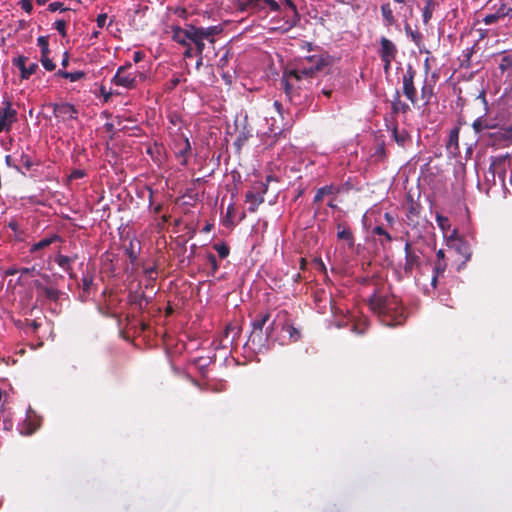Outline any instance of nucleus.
<instances>
[{"label": "nucleus", "instance_id": "f257e3e1", "mask_svg": "<svg viewBox=\"0 0 512 512\" xmlns=\"http://www.w3.org/2000/svg\"><path fill=\"white\" fill-rule=\"evenodd\" d=\"M305 61L308 65L303 63L301 67L290 71L288 75L281 80V86L284 89L285 95L294 103H296L294 82H299L303 78L312 77L315 72L322 70L331 63L330 56L325 54L308 56L305 58Z\"/></svg>", "mask_w": 512, "mask_h": 512}, {"label": "nucleus", "instance_id": "f03ea898", "mask_svg": "<svg viewBox=\"0 0 512 512\" xmlns=\"http://www.w3.org/2000/svg\"><path fill=\"white\" fill-rule=\"evenodd\" d=\"M370 307L381 317V321L388 326L403 323V310L398 298L394 295L373 294L370 298Z\"/></svg>", "mask_w": 512, "mask_h": 512}, {"label": "nucleus", "instance_id": "7ed1b4c3", "mask_svg": "<svg viewBox=\"0 0 512 512\" xmlns=\"http://www.w3.org/2000/svg\"><path fill=\"white\" fill-rule=\"evenodd\" d=\"M269 317L270 315L268 313L261 315L259 319L254 320L252 323L253 330L249 336L247 344L250 345L255 351L260 352L264 347L262 331L263 327L269 320Z\"/></svg>", "mask_w": 512, "mask_h": 512}, {"label": "nucleus", "instance_id": "20e7f679", "mask_svg": "<svg viewBox=\"0 0 512 512\" xmlns=\"http://www.w3.org/2000/svg\"><path fill=\"white\" fill-rule=\"evenodd\" d=\"M130 68H132L131 63L120 66L112 78V83L116 86H121L126 89L134 88L136 85V75L135 73L127 72V70Z\"/></svg>", "mask_w": 512, "mask_h": 512}, {"label": "nucleus", "instance_id": "39448f33", "mask_svg": "<svg viewBox=\"0 0 512 512\" xmlns=\"http://www.w3.org/2000/svg\"><path fill=\"white\" fill-rule=\"evenodd\" d=\"M416 75V71L412 66H408L406 72L403 74V94L407 97V99L415 104L417 102V92L414 86V77Z\"/></svg>", "mask_w": 512, "mask_h": 512}, {"label": "nucleus", "instance_id": "423d86ee", "mask_svg": "<svg viewBox=\"0 0 512 512\" xmlns=\"http://www.w3.org/2000/svg\"><path fill=\"white\" fill-rule=\"evenodd\" d=\"M53 114L62 121H67L77 119L78 110L74 105L69 103H55L53 104Z\"/></svg>", "mask_w": 512, "mask_h": 512}, {"label": "nucleus", "instance_id": "0eeeda50", "mask_svg": "<svg viewBox=\"0 0 512 512\" xmlns=\"http://www.w3.org/2000/svg\"><path fill=\"white\" fill-rule=\"evenodd\" d=\"M17 120V111L7 102L5 107L0 109V133L10 131L12 124Z\"/></svg>", "mask_w": 512, "mask_h": 512}, {"label": "nucleus", "instance_id": "6e6552de", "mask_svg": "<svg viewBox=\"0 0 512 512\" xmlns=\"http://www.w3.org/2000/svg\"><path fill=\"white\" fill-rule=\"evenodd\" d=\"M405 264H404V272L408 275H411L415 268H418L421 264L419 254L411 248V244L406 242L405 247Z\"/></svg>", "mask_w": 512, "mask_h": 512}, {"label": "nucleus", "instance_id": "1a4fd4ad", "mask_svg": "<svg viewBox=\"0 0 512 512\" xmlns=\"http://www.w3.org/2000/svg\"><path fill=\"white\" fill-rule=\"evenodd\" d=\"M195 31L196 26L194 25H188L186 28L175 26L172 28V39L180 45L186 46L191 41Z\"/></svg>", "mask_w": 512, "mask_h": 512}, {"label": "nucleus", "instance_id": "9d476101", "mask_svg": "<svg viewBox=\"0 0 512 512\" xmlns=\"http://www.w3.org/2000/svg\"><path fill=\"white\" fill-rule=\"evenodd\" d=\"M261 192L255 193L249 191L246 194V202L249 203L248 211L253 213L257 210L258 206L264 202V194L267 192L268 184L261 183Z\"/></svg>", "mask_w": 512, "mask_h": 512}, {"label": "nucleus", "instance_id": "9b49d317", "mask_svg": "<svg viewBox=\"0 0 512 512\" xmlns=\"http://www.w3.org/2000/svg\"><path fill=\"white\" fill-rule=\"evenodd\" d=\"M504 17L512 18V8L508 7L505 3H501L494 13L488 14L483 18V22L486 25H492Z\"/></svg>", "mask_w": 512, "mask_h": 512}, {"label": "nucleus", "instance_id": "f8f14e48", "mask_svg": "<svg viewBox=\"0 0 512 512\" xmlns=\"http://www.w3.org/2000/svg\"><path fill=\"white\" fill-rule=\"evenodd\" d=\"M77 259V256H73V257H70V256H66V255H62V254H57L55 256V262L57 263V265L64 271L66 272L70 278H74L75 277V273L73 272V268H72V263Z\"/></svg>", "mask_w": 512, "mask_h": 512}, {"label": "nucleus", "instance_id": "ddd939ff", "mask_svg": "<svg viewBox=\"0 0 512 512\" xmlns=\"http://www.w3.org/2000/svg\"><path fill=\"white\" fill-rule=\"evenodd\" d=\"M381 48L379 50L380 58H391L395 59L397 54V48L395 44L386 37L380 39Z\"/></svg>", "mask_w": 512, "mask_h": 512}, {"label": "nucleus", "instance_id": "4468645a", "mask_svg": "<svg viewBox=\"0 0 512 512\" xmlns=\"http://www.w3.org/2000/svg\"><path fill=\"white\" fill-rule=\"evenodd\" d=\"M175 148L177 149L175 152L176 156L178 158H183L181 161V164L186 165L187 164L186 155L191 150V145H190L188 137L182 136L179 140H176Z\"/></svg>", "mask_w": 512, "mask_h": 512}, {"label": "nucleus", "instance_id": "2eb2a0df", "mask_svg": "<svg viewBox=\"0 0 512 512\" xmlns=\"http://www.w3.org/2000/svg\"><path fill=\"white\" fill-rule=\"evenodd\" d=\"M62 241H63V238L60 235L52 234L51 236L45 237V238L41 239L40 241L34 243L31 246L30 251L36 252L38 250H41V249H44V248L50 246L51 244H53L55 242H62Z\"/></svg>", "mask_w": 512, "mask_h": 512}, {"label": "nucleus", "instance_id": "dca6fc26", "mask_svg": "<svg viewBox=\"0 0 512 512\" xmlns=\"http://www.w3.org/2000/svg\"><path fill=\"white\" fill-rule=\"evenodd\" d=\"M391 109L393 114L398 113H407L410 110V107L407 103L402 102L400 99V93L398 90H396L393 99L391 100Z\"/></svg>", "mask_w": 512, "mask_h": 512}, {"label": "nucleus", "instance_id": "f3484780", "mask_svg": "<svg viewBox=\"0 0 512 512\" xmlns=\"http://www.w3.org/2000/svg\"><path fill=\"white\" fill-rule=\"evenodd\" d=\"M197 33L203 35L207 41L214 43V36L222 32L220 26H209V27H196Z\"/></svg>", "mask_w": 512, "mask_h": 512}, {"label": "nucleus", "instance_id": "a211bd4d", "mask_svg": "<svg viewBox=\"0 0 512 512\" xmlns=\"http://www.w3.org/2000/svg\"><path fill=\"white\" fill-rule=\"evenodd\" d=\"M438 6H439V3L437 0H426L425 1V6H424L423 12H422L424 24H428V22L432 18L433 11Z\"/></svg>", "mask_w": 512, "mask_h": 512}, {"label": "nucleus", "instance_id": "6ab92c4d", "mask_svg": "<svg viewBox=\"0 0 512 512\" xmlns=\"http://www.w3.org/2000/svg\"><path fill=\"white\" fill-rule=\"evenodd\" d=\"M337 229H338V232H337L338 239L346 240L349 242V245L352 246L354 244V241H353V234H352L350 228L343 224H338Z\"/></svg>", "mask_w": 512, "mask_h": 512}, {"label": "nucleus", "instance_id": "aec40b11", "mask_svg": "<svg viewBox=\"0 0 512 512\" xmlns=\"http://www.w3.org/2000/svg\"><path fill=\"white\" fill-rule=\"evenodd\" d=\"M392 136L396 143L400 146H405V144L410 140V135L406 130H398L397 127H394L392 130Z\"/></svg>", "mask_w": 512, "mask_h": 512}, {"label": "nucleus", "instance_id": "412c9836", "mask_svg": "<svg viewBox=\"0 0 512 512\" xmlns=\"http://www.w3.org/2000/svg\"><path fill=\"white\" fill-rule=\"evenodd\" d=\"M372 234L380 236L379 242L382 246L392 241L391 235L382 226H375L372 229Z\"/></svg>", "mask_w": 512, "mask_h": 512}, {"label": "nucleus", "instance_id": "4be33fe9", "mask_svg": "<svg viewBox=\"0 0 512 512\" xmlns=\"http://www.w3.org/2000/svg\"><path fill=\"white\" fill-rule=\"evenodd\" d=\"M204 40H206V38L203 35H200L199 33H197V31H195L190 42L195 44V54L196 55L203 54V51L205 49Z\"/></svg>", "mask_w": 512, "mask_h": 512}, {"label": "nucleus", "instance_id": "5701e85b", "mask_svg": "<svg viewBox=\"0 0 512 512\" xmlns=\"http://www.w3.org/2000/svg\"><path fill=\"white\" fill-rule=\"evenodd\" d=\"M135 239H131L129 246L125 248V254L128 256L130 263L134 265L137 262L140 246L138 247V250H135L134 247Z\"/></svg>", "mask_w": 512, "mask_h": 512}, {"label": "nucleus", "instance_id": "b1692460", "mask_svg": "<svg viewBox=\"0 0 512 512\" xmlns=\"http://www.w3.org/2000/svg\"><path fill=\"white\" fill-rule=\"evenodd\" d=\"M381 14L387 25H393L395 23L393 11L389 3L381 5Z\"/></svg>", "mask_w": 512, "mask_h": 512}, {"label": "nucleus", "instance_id": "393cba45", "mask_svg": "<svg viewBox=\"0 0 512 512\" xmlns=\"http://www.w3.org/2000/svg\"><path fill=\"white\" fill-rule=\"evenodd\" d=\"M446 262L444 260L436 261L434 265V274L431 280V284L436 287L437 279L439 275L443 274L446 270Z\"/></svg>", "mask_w": 512, "mask_h": 512}, {"label": "nucleus", "instance_id": "a878e982", "mask_svg": "<svg viewBox=\"0 0 512 512\" xmlns=\"http://www.w3.org/2000/svg\"><path fill=\"white\" fill-rule=\"evenodd\" d=\"M333 192H334V187L332 185H326V186L319 188L316 191V194L314 196V200H313L314 203L321 202L326 195H330Z\"/></svg>", "mask_w": 512, "mask_h": 512}, {"label": "nucleus", "instance_id": "bb28decb", "mask_svg": "<svg viewBox=\"0 0 512 512\" xmlns=\"http://www.w3.org/2000/svg\"><path fill=\"white\" fill-rule=\"evenodd\" d=\"M282 330L289 335V339L292 342H296L300 338V331L290 323L284 324Z\"/></svg>", "mask_w": 512, "mask_h": 512}, {"label": "nucleus", "instance_id": "cd10ccee", "mask_svg": "<svg viewBox=\"0 0 512 512\" xmlns=\"http://www.w3.org/2000/svg\"><path fill=\"white\" fill-rule=\"evenodd\" d=\"M433 96V85L429 84L426 80L421 88V97L428 104Z\"/></svg>", "mask_w": 512, "mask_h": 512}, {"label": "nucleus", "instance_id": "c85d7f7f", "mask_svg": "<svg viewBox=\"0 0 512 512\" xmlns=\"http://www.w3.org/2000/svg\"><path fill=\"white\" fill-rule=\"evenodd\" d=\"M239 7L242 11L250 8H261L260 0H238Z\"/></svg>", "mask_w": 512, "mask_h": 512}, {"label": "nucleus", "instance_id": "c756f323", "mask_svg": "<svg viewBox=\"0 0 512 512\" xmlns=\"http://www.w3.org/2000/svg\"><path fill=\"white\" fill-rule=\"evenodd\" d=\"M213 248L217 251L219 257L222 259L229 255L230 249L225 243H215Z\"/></svg>", "mask_w": 512, "mask_h": 512}, {"label": "nucleus", "instance_id": "7c9ffc66", "mask_svg": "<svg viewBox=\"0 0 512 512\" xmlns=\"http://www.w3.org/2000/svg\"><path fill=\"white\" fill-rule=\"evenodd\" d=\"M27 60L28 58L22 55L12 60V64L20 70L21 78L23 77V69H26Z\"/></svg>", "mask_w": 512, "mask_h": 512}, {"label": "nucleus", "instance_id": "2f4dec72", "mask_svg": "<svg viewBox=\"0 0 512 512\" xmlns=\"http://www.w3.org/2000/svg\"><path fill=\"white\" fill-rule=\"evenodd\" d=\"M44 295L49 299V300H53V301H56L58 300L59 296H60V292L59 290L55 289V288H52V287H45L43 288V291Z\"/></svg>", "mask_w": 512, "mask_h": 512}, {"label": "nucleus", "instance_id": "473e14b6", "mask_svg": "<svg viewBox=\"0 0 512 512\" xmlns=\"http://www.w3.org/2000/svg\"><path fill=\"white\" fill-rule=\"evenodd\" d=\"M131 301L134 304L138 305L140 308H142L143 304H148L149 299L145 294L140 293V294H135V295L131 296Z\"/></svg>", "mask_w": 512, "mask_h": 512}, {"label": "nucleus", "instance_id": "72a5a7b5", "mask_svg": "<svg viewBox=\"0 0 512 512\" xmlns=\"http://www.w3.org/2000/svg\"><path fill=\"white\" fill-rule=\"evenodd\" d=\"M49 53H45L41 55V64L47 71H53L56 67V65L53 63V61L48 57Z\"/></svg>", "mask_w": 512, "mask_h": 512}, {"label": "nucleus", "instance_id": "f704fd0d", "mask_svg": "<svg viewBox=\"0 0 512 512\" xmlns=\"http://www.w3.org/2000/svg\"><path fill=\"white\" fill-rule=\"evenodd\" d=\"M39 66L37 63H31L29 66H26V69H23V77L22 79H29L33 74L36 73Z\"/></svg>", "mask_w": 512, "mask_h": 512}, {"label": "nucleus", "instance_id": "c9c22d12", "mask_svg": "<svg viewBox=\"0 0 512 512\" xmlns=\"http://www.w3.org/2000/svg\"><path fill=\"white\" fill-rule=\"evenodd\" d=\"M37 44H38V46L41 49V55L50 52V50H49V43H48V39H47L46 36L38 37Z\"/></svg>", "mask_w": 512, "mask_h": 512}, {"label": "nucleus", "instance_id": "e433bc0d", "mask_svg": "<svg viewBox=\"0 0 512 512\" xmlns=\"http://www.w3.org/2000/svg\"><path fill=\"white\" fill-rule=\"evenodd\" d=\"M206 259L211 267V274L214 275L219 268L217 259L213 253H208Z\"/></svg>", "mask_w": 512, "mask_h": 512}, {"label": "nucleus", "instance_id": "4c0bfd02", "mask_svg": "<svg viewBox=\"0 0 512 512\" xmlns=\"http://www.w3.org/2000/svg\"><path fill=\"white\" fill-rule=\"evenodd\" d=\"M405 30L407 35L411 37L412 41L418 45L422 39V35L417 31H412L409 25L405 26Z\"/></svg>", "mask_w": 512, "mask_h": 512}, {"label": "nucleus", "instance_id": "58836bf2", "mask_svg": "<svg viewBox=\"0 0 512 512\" xmlns=\"http://www.w3.org/2000/svg\"><path fill=\"white\" fill-rule=\"evenodd\" d=\"M54 28L64 37L66 36V21L59 19L54 23Z\"/></svg>", "mask_w": 512, "mask_h": 512}, {"label": "nucleus", "instance_id": "ea45409f", "mask_svg": "<svg viewBox=\"0 0 512 512\" xmlns=\"http://www.w3.org/2000/svg\"><path fill=\"white\" fill-rule=\"evenodd\" d=\"M86 73L83 71L68 72V78L71 82H76L83 79Z\"/></svg>", "mask_w": 512, "mask_h": 512}, {"label": "nucleus", "instance_id": "a19ab883", "mask_svg": "<svg viewBox=\"0 0 512 512\" xmlns=\"http://www.w3.org/2000/svg\"><path fill=\"white\" fill-rule=\"evenodd\" d=\"M143 272L149 280L154 281L156 279L155 275L157 274V267L152 266V267L144 268Z\"/></svg>", "mask_w": 512, "mask_h": 512}, {"label": "nucleus", "instance_id": "79ce46f5", "mask_svg": "<svg viewBox=\"0 0 512 512\" xmlns=\"http://www.w3.org/2000/svg\"><path fill=\"white\" fill-rule=\"evenodd\" d=\"M457 250L465 256L466 260H468L471 256V253L469 251V247L467 246V244L465 242H460V244L458 245L457 247Z\"/></svg>", "mask_w": 512, "mask_h": 512}, {"label": "nucleus", "instance_id": "37998d69", "mask_svg": "<svg viewBox=\"0 0 512 512\" xmlns=\"http://www.w3.org/2000/svg\"><path fill=\"white\" fill-rule=\"evenodd\" d=\"M20 163L27 169L30 170L33 163L31 158L27 154H22L20 157Z\"/></svg>", "mask_w": 512, "mask_h": 512}, {"label": "nucleus", "instance_id": "c03bdc74", "mask_svg": "<svg viewBox=\"0 0 512 512\" xmlns=\"http://www.w3.org/2000/svg\"><path fill=\"white\" fill-rule=\"evenodd\" d=\"M48 10L51 12H56V11H64L65 8L63 7L62 2L55 1V2H52L49 4Z\"/></svg>", "mask_w": 512, "mask_h": 512}, {"label": "nucleus", "instance_id": "a18cd8bd", "mask_svg": "<svg viewBox=\"0 0 512 512\" xmlns=\"http://www.w3.org/2000/svg\"><path fill=\"white\" fill-rule=\"evenodd\" d=\"M93 283V278L89 275H85L82 278V287L84 291H88Z\"/></svg>", "mask_w": 512, "mask_h": 512}, {"label": "nucleus", "instance_id": "49530a36", "mask_svg": "<svg viewBox=\"0 0 512 512\" xmlns=\"http://www.w3.org/2000/svg\"><path fill=\"white\" fill-rule=\"evenodd\" d=\"M19 4L21 9L27 13H30L33 10V5L30 0H20Z\"/></svg>", "mask_w": 512, "mask_h": 512}, {"label": "nucleus", "instance_id": "de8ad7c7", "mask_svg": "<svg viewBox=\"0 0 512 512\" xmlns=\"http://www.w3.org/2000/svg\"><path fill=\"white\" fill-rule=\"evenodd\" d=\"M86 175L85 171L84 170H80V169H75L71 172L70 176H69V179L70 180H75V179H81L83 178L84 176Z\"/></svg>", "mask_w": 512, "mask_h": 512}, {"label": "nucleus", "instance_id": "09e8293b", "mask_svg": "<svg viewBox=\"0 0 512 512\" xmlns=\"http://www.w3.org/2000/svg\"><path fill=\"white\" fill-rule=\"evenodd\" d=\"M260 2L265 3L272 11H279L280 6L275 0H260Z\"/></svg>", "mask_w": 512, "mask_h": 512}, {"label": "nucleus", "instance_id": "8fccbe9b", "mask_svg": "<svg viewBox=\"0 0 512 512\" xmlns=\"http://www.w3.org/2000/svg\"><path fill=\"white\" fill-rule=\"evenodd\" d=\"M230 333H233V337L231 339V343H233L234 339H235V336L239 333V329L237 327H231V326H228L226 328V331H225V338L228 339L229 337V334Z\"/></svg>", "mask_w": 512, "mask_h": 512}, {"label": "nucleus", "instance_id": "3c124183", "mask_svg": "<svg viewBox=\"0 0 512 512\" xmlns=\"http://www.w3.org/2000/svg\"><path fill=\"white\" fill-rule=\"evenodd\" d=\"M13 426V423L10 419H1L0 418V428H2L3 430H10Z\"/></svg>", "mask_w": 512, "mask_h": 512}, {"label": "nucleus", "instance_id": "603ef678", "mask_svg": "<svg viewBox=\"0 0 512 512\" xmlns=\"http://www.w3.org/2000/svg\"><path fill=\"white\" fill-rule=\"evenodd\" d=\"M106 20H107V14L106 13L99 14L97 16V19H96L97 26L99 28H103L105 26V24H106Z\"/></svg>", "mask_w": 512, "mask_h": 512}, {"label": "nucleus", "instance_id": "864d4df0", "mask_svg": "<svg viewBox=\"0 0 512 512\" xmlns=\"http://www.w3.org/2000/svg\"><path fill=\"white\" fill-rule=\"evenodd\" d=\"M285 1V4L292 10V12L294 13V16L299 19V14L297 12V7L296 5L292 2V0H284Z\"/></svg>", "mask_w": 512, "mask_h": 512}, {"label": "nucleus", "instance_id": "5fc2aeb1", "mask_svg": "<svg viewBox=\"0 0 512 512\" xmlns=\"http://www.w3.org/2000/svg\"><path fill=\"white\" fill-rule=\"evenodd\" d=\"M186 47L187 48L183 55L185 58H191L194 55V49L191 47L190 43L186 45Z\"/></svg>", "mask_w": 512, "mask_h": 512}, {"label": "nucleus", "instance_id": "6e6d98bb", "mask_svg": "<svg viewBox=\"0 0 512 512\" xmlns=\"http://www.w3.org/2000/svg\"><path fill=\"white\" fill-rule=\"evenodd\" d=\"M384 66V71L387 72L389 69H390V66H391V62L394 60V59H391V58H381Z\"/></svg>", "mask_w": 512, "mask_h": 512}, {"label": "nucleus", "instance_id": "4d7b16f0", "mask_svg": "<svg viewBox=\"0 0 512 512\" xmlns=\"http://www.w3.org/2000/svg\"><path fill=\"white\" fill-rule=\"evenodd\" d=\"M34 272H35V267H31V268L25 267V268L20 269L21 275H32Z\"/></svg>", "mask_w": 512, "mask_h": 512}, {"label": "nucleus", "instance_id": "13d9d810", "mask_svg": "<svg viewBox=\"0 0 512 512\" xmlns=\"http://www.w3.org/2000/svg\"><path fill=\"white\" fill-rule=\"evenodd\" d=\"M457 141H458V131H457V130H453V131H451V133H450V140H449V143H450V145H451L452 143H454V142L457 144Z\"/></svg>", "mask_w": 512, "mask_h": 512}, {"label": "nucleus", "instance_id": "bf43d9fd", "mask_svg": "<svg viewBox=\"0 0 512 512\" xmlns=\"http://www.w3.org/2000/svg\"><path fill=\"white\" fill-rule=\"evenodd\" d=\"M143 57H144V55L142 52L136 51V52H134L133 60L135 63H138V62L142 61Z\"/></svg>", "mask_w": 512, "mask_h": 512}, {"label": "nucleus", "instance_id": "052dcab7", "mask_svg": "<svg viewBox=\"0 0 512 512\" xmlns=\"http://www.w3.org/2000/svg\"><path fill=\"white\" fill-rule=\"evenodd\" d=\"M274 325H275V321H273L269 326L266 327V338H265V340H267V338L272 333V331L274 329Z\"/></svg>", "mask_w": 512, "mask_h": 512}, {"label": "nucleus", "instance_id": "680f3d73", "mask_svg": "<svg viewBox=\"0 0 512 512\" xmlns=\"http://www.w3.org/2000/svg\"><path fill=\"white\" fill-rule=\"evenodd\" d=\"M55 75L58 76V77H62V78H66L67 79L68 78V71L60 69V70H58L56 72Z\"/></svg>", "mask_w": 512, "mask_h": 512}, {"label": "nucleus", "instance_id": "e2e57ef3", "mask_svg": "<svg viewBox=\"0 0 512 512\" xmlns=\"http://www.w3.org/2000/svg\"><path fill=\"white\" fill-rule=\"evenodd\" d=\"M68 64H69V56H68V53H67V52H65V53H64V57H63L62 62H61V65H62L63 67H67V66H68Z\"/></svg>", "mask_w": 512, "mask_h": 512}, {"label": "nucleus", "instance_id": "0e129e2a", "mask_svg": "<svg viewBox=\"0 0 512 512\" xmlns=\"http://www.w3.org/2000/svg\"><path fill=\"white\" fill-rule=\"evenodd\" d=\"M445 254L442 249L438 250L436 253V261L444 260Z\"/></svg>", "mask_w": 512, "mask_h": 512}, {"label": "nucleus", "instance_id": "69168bd1", "mask_svg": "<svg viewBox=\"0 0 512 512\" xmlns=\"http://www.w3.org/2000/svg\"><path fill=\"white\" fill-rule=\"evenodd\" d=\"M473 127L476 131H479L480 128H481V120L478 118L475 120V122L473 123Z\"/></svg>", "mask_w": 512, "mask_h": 512}, {"label": "nucleus", "instance_id": "338daca9", "mask_svg": "<svg viewBox=\"0 0 512 512\" xmlns=\"http://www.w3.org/2000/svg\"><path fill=\"white\" fill-rule=\"evenodd\" d=\"M274 107L279 114H282V104L279 101L274 102Z\"/></svg>", "mask_w": 512, "mask_h": 512}, {"label": "nucleus", "instance_id": "774afa93", "mask_svg": "<svg viewBox=\"0 0 512 512\" xmlns=\"http://www.w3.org/2000/svg\"><path fill=\"white\" fill-rule=\"evenodd\" d=\"M34 286L38 289V290H41L43 291V288H45L46 286H44L39 280H36L34 282Z\"/></svg>", "mask_w": 512, "mask_h": 512}]
</instances>
